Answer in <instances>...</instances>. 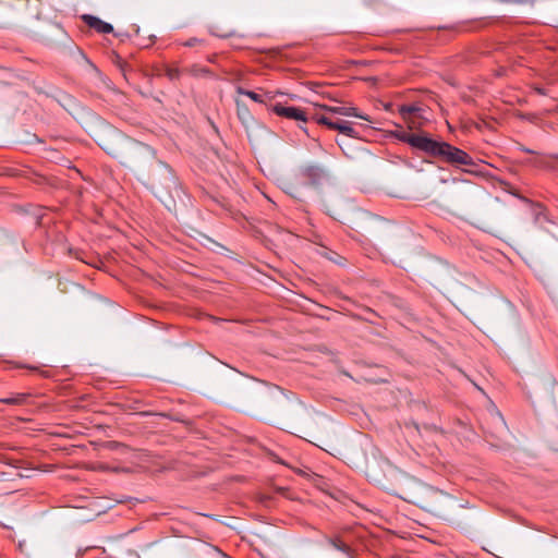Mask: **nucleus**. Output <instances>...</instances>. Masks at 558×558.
I'll return each mask as SVG.
<instances>
[{
  "label": "nucleus",
  "mask_w": 558,
  "mask_h": 558,
  "mask_svg": "<svg viewBox=\"0 0 558 558\" xmlns=\"http://www.w3.org/2000/svg\"><path fill=\"white\" fill-rule=\"evenodd\" d=\"M29 397V393L17 392L13 393L11 397L0 398V403L10 405H22L26 403Z\"/></svg>",
  "instance_id": "9"
},
{
  "label": "nucleus",
  "mask_w": 558,
  "mask_h": 558,
  "mask_svg": "<svg viewBox=\"0 0 558 558\" xmlns=\"http://www.w3.org/2000/svg\"><path fill=\"white\" fill-rule=\"evenodd\" d=\"M165 74L169 80L174 81L180 77L181 71L178 68L167 66Z\"/></svg>",
  "instance_id": "14"
},
{
  "label": "nucleus",
  "mask_w": 558,
  "mask_h": 558,
  "mask_svg": "<svg viewBox=\"0 0 558 558\" xmlns=\"http://www.w3.org/2000/svg\"><path fill=\"white\" fill-rule=\"evenodd\" d=\"M521 149H522L523 151L527 153V154H534V151H533V150H531V149H529V148H526V147H522Z\"/></svg>",
  "instance_id": "21"
},
{
  "label": "nucleus",
  "mask_w": 558,
  "mask_h": 558,
  "mask_svg": "<svg viewBox=\"0 0 558 558\" xmlns=\"http://www.w3.org/2000/svg\"><path fill=\"white\" fill-rule=\"evenodd\" d=\"M236 93L240 95L247 96L250 99H252L255 102L264 104L265 100L260 94H257L252 90L244 89L243 87L239 86L236 87Z\"/></svg>",
  "instance_id": "11"
},
{
  "label": "nucleus",
  "mask_w": 558,
  "mask_h": 558,
  "mask_svg": "<svg viewBox=\"0 0 558 558\" xmlns=\"http://www.w3.org/2000/svg\"><path fill=\"white\" fill-rule=\"evenodd\" d=\"M301 177L304 183L317 185L325 178V171L319 166H307L302 170Z\"/></svg>",
  "instance_id": "6"
},
{
  "label": "nucleus",
  "mask_w": 558,
  "mask_h": 558,
  "mask_svg": "<svg viewBox=\"0 0 558 558\" xmlns=\"http://www.w3.org/2000/svg\"><path fill=\"white\" fill-rule=\"evenodd\" d=\"M189 72H190L193 76H201V75H209V74H210L209 69L204 68V66H201V65H197V64L192 65V66L189 69Z\"/></svg>",
  "instance_id": "13"
},
{
  "label": "nucleus",
  "mask_w": 558,
  "mask_h": 558,
  "mask_svg": "<svg viewBox=\"0 0 558 558\" xmlns=\"http://www.w3.org/2000/svg\"><path fill=\"white\" fill-rule=\"evenodd\" d=\"M272 110L277 116L283 117V118H287L290 120L306 122L308 119L306 117L305 111L300 108H296V107H288V106H283L281 104H277L274 106Z\"/></svg>",
  "instance_id": "5"
},
{
  "label": "nucleus",
  "mask_w": 558,
  "mask_h": 558,
  "mask_svg": "<svg viewBox=\"0 0 558 558\" xmlns=\"http://www.w3.org/2000/svg\"><path fill=\"white\" fill-rule=\"evenodd\" d=\"M202 43L201 39L196 38V37H193V38H190L189 40L184 41L183 43V46L185 47H194L195 45Z\"/></svg>",
  "instance_id": "18"
},
{
  "label": "nucleus",
  "mask_w": 558,
  "mask_h": 558,
  "mask_svg": "<svg viewBox=\"0 0 558 558\" xmlns=\"http://www.w3.org/2000/svg\"><path fill=\"white\" fill-rule=\"evenodd\" d=\"M550 157L558 160V154L551 155Z\"/></svg>",
  "instance_id": "22"
},
{
  "label": "nucleus",
  "mask_w": 558,
  "mask_h": 558,
  "mask_svg": "<svg viewBox=\"0 0 558 558\" xmlns=\"http://www.w3.org/2000/svg\"><path fill=\"white\" fill-rule=\"evenodd\" d=\"M99 146L129 168H141L156 158L155 150L150 146L117 131H109L105 134Z\"/></svg>",
  "instance_id": "1"
},
{
  "label": "nucleus",
  "mask_w": 558,
  "mask_h": 558,
  "mask_svg": "<svg viewBox=\"0 0 558 558\" xmlns=\"http://www.w3.org/2000/svg\"><path fill=\"white\" fill-rule=\"evenodd\" d=\"M529 163L534 167H537V168H548L549 167V165L547 163V161L545 160V158L543 156H538L535 159L530 160Z\"/></svg>",
  "instance_id": "16"
},
{
  "label": "nucleus",
  "mask_w": 558,
  "mask_h": 558,
  "mask_svg": "<svg viewBox=\"0 0 558 558\" xmlns=\"http://www.w3.org/2000/svg\"><path fill=\"white\" fill-rule=\"evenodd\" d=\"M159 168L162 170V172L165 173L166 175V181H170V182H174V178L172 175V171H171V168L162 162V161H159Z\"/></svg>",
  "instance_id": "15"
},
{
  "label": "nucleus",
  "mask_w": 558,
  "mask_h": 558,
  "mask_svg": "<svg viewBox=\"0 0 558 558\" xmlns=\"http://www.w3.org/2000/svg\"><path fill=\"white\" fill-rule=\"evenodd\" d=\"M82 20L84 21V23L87 26H89L90 28L95 29L96 32H98L100 34H109V33L113 32V27L111 24L100 20L97 16L84 14L82 16Z\"/></svg>",
  "instance_id": "8"
},
{
  "label": "nucleus",
  "mask_w": 558,
  "mask_h": 558,
  "mask_svg": "<svg viewBox=\"0 0 558 558\" xmlns=\"http://www.w3.org/2000/svg\"><path fill=\"white\" fill-rule=\"evenodd\" d=\"M320 108L327 112L333 113V114H340V116H347V117H355L360 118L366 121H369L367 116H363L359 113L357 109L355 107L351 106H327L323 105Z\"/></svg>",
  "instance_id": "7"
},
{
  "label": "nucleus",
  "mask_w": 558,
  "mask_h": 558,
  "mask_svg": "<svg viewBox=\"0 0 558 558\" xmlns=\"http://www.w3.org/2000/svg\"><path fill=\"white\" fill-rule=\"evenodd\" d=\"M534 89H535V92H536L537 94H539V95H546V92H545V89H544V88L535 87Z\"/></svg>",
  "instance_id": "19"
},
{
  "label": "nucleus",
  "mask_w": 558,
  "mask_h": 558,
  "mask_svg": "<svg viewBox=\"0 0 558 558\" xmlns=\"http://www.w3.org/2000/svg\"><path fill=\"white\" fill-rule=\"evenodd\" d=\"M425 154L432 157H439L452 165L472 166L473 158L464 150L450 145L447 142H439L429 138Z\"/></svg>",
  "instance_id": "2"
},
{
  "label": "nucleus",
  "mask_w": 558,
  "mask_h": 558,
  "mask_svg": "<svg viewBox=\"0 0 558 558\" xmlns=\"http://www.w3.org/2000/svg\"><path fill=\"white\" fill-rule=\"evenodd\" d=\"M311 119L313 121H315L316 123L323 124L330 130H336L348 137H351V138L359 137L357 131L355 129H353L351 126L350 122H348V121L340 120V119L332 120L331 118H329L325 114H319V113L313 114L311 117Z\"/></svg>",
  "instance_id": "3"
},
{
  "label": "nucleus",
  "mask_w": 558,
  "mask_h": 558,
  "mask_svg": "<svg viewBox=\"0 0 558 558\" xmlns=\"http://www.w3.org/2000/svg\"><path fill=\"white\" fill-rule=\"evenodd\" d=\"M328 543L337 550L344 553L347 556L351 555L350 547L339 538H329Z\"/></svg>",
  "instance_id": "12"
},
{
  "label": "nucleus",
  "mask_w": 558,
  "mask_h": 558,
  "mask_svg": "<svg viewBox=\"0 0 558 558\" xmlns=\"http://www.w3.org/2000/svg\"><path fill=\"white\" fill-rule=\"evenodd\" d=\"M296 192H298V191H296V187H292V191H289V193H290L292 196H294V197H296V196H298V195H296Z\"/></svg>",
  "instance_id": "20"
},
{
  "label": "nucleus",
  "mask_w": 558,
  "mask_h": 558,
  "mask_svg": "<svg viewBox=\"0 0 558 558\" xmlns=\"http://www.w3.org/2000/svg\"><path fill=\"white\" fill-rule=\"evenodd\" d=\"M22 367H25L29 371L39 373L43 377H48L49 373L47 371H41L37 366H31V365H23Z\"/></svg>",
  "instance_id": "17"
},
{
  "label": "nucleus",
  "mask_w": 558,
  "mask_h": 558,
  "mask_svg": "<svg viewBox=\"0 0 558 558\" xmlns=\"http://www.w3.org/2000/svg\"><path fill=\"white\" fill-rule=\"evenodd\" d=\"M392 136L400 142L409 144L411 147L421 150L423 153L426 151L429 138L427 135L414 134L404 131L401 126L398 130L393 131Z\"/></svg>",
  "instance_id": "4"
},
{
  "label": "nucleus",
  "mask_w": 558,
  "mask_h": 558,
  "mask_svg": "<svg viewBox=\"0 0 558 558\" xmlns=\"http://www.w3.org/2000/svg\"><path fill=\"white\" fill-rule=\"evenodd\" d=\"M421 108L414 105H403L399 108V113L403 118V120L409 121L412 116H415Z\"/></svg>",
  "instance_id": "10"
}]
</instances>
